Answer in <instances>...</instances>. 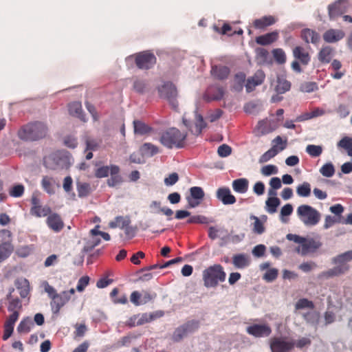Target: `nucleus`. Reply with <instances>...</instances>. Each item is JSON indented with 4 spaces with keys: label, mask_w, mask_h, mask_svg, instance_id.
<instances>
[{
    "label": "nucleus",
    "mask_w": 352,
    "mask_h": 352,
    "mask_svg": "<svg viewBox=\"0 0 352 352\" xmlns=\"http://www.w3.org/2000/svg\"><path fill=\"white\" fill-rule=\"evenodd\" d=\"M47 129L41 122L29 123L18 131L19 138L25 141H36L46 136Z\"/></svg>",
    "instance_id": "nucleus-2"
},
{
    "label": "nucleus",
    "mask_w": 352,
    "mask_h": 352,
    "mask_svg": "<svg viewBox=\"0 0 352 352\" xmlns=\"http://www.w3.org/2000/svg\"><path fill=\"white\" fill-rule=\"evenodd\" d=\"M292 52L295 59L299 61L302 65L306 66L309 63L311 56L304 47L296 46L293 49Z\"/></svg>",
    "instance_id": "nucleus-19"
},
{
    "label": "nucleus",
    "mask_w": 352,
    "mask_h": 352,
    "mask_svg": "<svg viewBox=\"0 0 352 352\" xmlns=\"http://www.w3.org/2000/svg\"><path fill=\"white\" fill-rule=\"evenodd\" d=\"M296 213L300 220L307 226H316L320 220V212L309 205L298 206Z\"/></svg>",
    "instance_id": "nucleus-4"
},
{
    "label": "nucleus",
    "mask_w": 352,
    "mask_h": 352,
    "mask_svg": "<svg viewBox=\"0 0 352 352\" xmlns=\"http://www.w3.org/2000/svg\"><path fill=\"white\" fill-rule=\"evenodd\" d=\"M296 309H302L305 308H309L311 309H314V304L312 301L307 298H300L297 301L295 305Z\"/></svg>",
    "instance_id": "nucleus-49"
},
{
    "label": "nucleus",
    "mask_w": 352,
    "mask_h": 352,
    "mask_svg": "<svg viewBox=\"0 0 352 352\" xmlns=\"http://www.w3.org/2000/svg\"><path fill=\"white\" fill-rule=\"evenodd\" d=\"M249 186L248 180L245 178H240L232 182L233 190L239 193H245L248 191Z\"/></svg>",
    "instance_id": "nucleus-29"
},
{
    "label": "nucleus",
    "mask_w": 352,
    "mask_h": 352,
    "mask_svg": "<svg viewBox=\"0 0 352 352\" xmlns=\"http://www.w3.org/2000/svg\"><path fill=\"white\" fill-rule=\"evenodd\" d=\"M183 123L195 135H200L202 130L206 126V123L204 122L203 116L197 113L195 116V123L193 128H191L190 122L185 118H183Z\"/></svg>",
    "instance_id": "nucleus-15"
},
{
    "label": "nucleus",
    "mask_w": 352,
    "mask_h": 352,
    "mask_svg": "<svg viewBox=\"0 0 352 352\" xmlns=\"http://www.w3.org/2000/svg\"><path fill=\"white\" fill-rule=\"evenodd\" d=\"M33 326H34V323H33L32 320H31V318H27L21 321V322L19 323V324L17 327V331L19 333H28L31 330V329Z\"/></svg>",
    "instance_id": "nucleus-41"
},
{
    "label": "nucleus",
    "mask_w": 352,
    "mask_h": 352,
    "mask_svg": "<svg viewBox=\"0 0 352 352\" xmlns=\"http://www.w3.org/2000/svg\"><path fill=\"white\" fill-rule=\"evenodd\" d=\"M274 144H277L276 150H278L279 153L287 147V140L286 138L283 140L280 136L278 135L272 140V146Z\"/></svg>",
    "instance_id": "nucleus-55"
},
{
    "label": "nucleus",
    "mask_w": 352,
    "mask_h": 352,
    "mask_svg": "<svg viewBox=\"0 0 352 352\" xmlns=\"http://www.w3.org/2000/svg\"><path fill=\"white\" fill-rule=\"evenodd\" d=\"M276 147L277 144H274L270 149L264 153L258 160L259 163L263 164L275 157L278 153V150H276Z\"/></svg>",
    "instance_id": "nucleus-37"
},
{
    "label": "nucleus",
    "mask_w": 352,
    "mask_h": 352,
    "mask_svg": "<svg viewBox=\"0 0 352 352\" xmlns=\"http://www.w3.org/2000/svg\"><path fill=\"white\" fill-rule=\"evenodd\" d=\"M333 49L330 46L322 47L318 53V60L322 63H329L333 56Z\"/></svg>",
    "instance_id": "nucleus-31"
},
{
    "label": "nucleus",
    "mask_w": 352,
    "mask_h": 352,
    "mask_svg": "<svg viewBox=\"0 0 352 352\" xmlns=\"http://www.w3.org/2000/svg\"><path fill=\"white\" fill-rule=\"evenodd\" d=\"M247 332L256 338L267 337L271 334L272 329L266 324H255L248 327Z\"/></svg>",
    "instance_id": "nucleus-11"
},
{
    "label": "nucleus",
    "mask_w": 352,
    "mask_h": 352,
    "mask_svg": "<svg viewBox=\"0 0 352 352\" xmlns=\"http://www.w3.org/2000/svg\"><path fill=\"white\" fill-rule=\"evenodd\" d=\"M120 168L117 165L110 166V175L111 177L107 179V185L109 187H115L120 184L123 180L122 177L119 175Z\"/></svg>",
    "instance_id": "nucleus-20"
},
{
    "label": "nucleus",
    "mask_w": 352,
    "mask_h": 352,
    "mask_svg": "<svg viewBox=\"0 0 352 352\" xmlns=\"http://www.w3.org/2000/svg\"><path fill=\"white\" fill-rule=\"evenodd\" d=\"M296 192L300 197H309L311 194L310 184L308 182H303L297 187Z\"/></svg>",
    "instance_id": "nucleus-43"
},
{
    "label": "nucleus",
    "mask_w": 352,
    "mask_h": 352,
    "mask_svg": "<svg viewBox=\"0 0 352 352\" xmlns=\"http://www.w3.org/2000/svg\"><path fill=\"white\" fill-rule=\"evenodd\" d=\"M56 181L53 177L49 176H43L41 180V186L43 189L48 194L53 195L55 193Z\"/></svg>",
    "instance_id": "nucleus-28"
},
{
    "label": "nucleus",
    "mask_w": 352,
    "mask_h": 352,
    "mask_svg": "<svg viewBox=\"0 0 352 352\" xmlns=\"http://www.w3.org/2000/svg\"><path fill=\"white\" fill-rule=\"evenodd\" d=\"M223 114V111L220 109H217L213 111H211L208 115V119L210 122H215L219 120Z\"/></svg>",
    "instance_id": "nucleus-63"
},
{
    "label": "nucleus",
    "mask_w": 352,
    "mask_h": 352,
    "mask_svg": "<svg viewBox=\"0 0 352 352\" xmlns=\"http://www.w3.org/2000/svg\"><path fill=\"white\" fill-rule=\"evenodd\" d=\"M265 78V75L263 71L257 70L252 77L248 78L245 85L246 91L248 93L252 91L256 86L263 82Z\"/></svg>",
    "instance_id": "nucleus-14"
},
{
    "label": "nucleus",
    "mask_w": 352,
    "mask_h": 352,
    "mask_svg": "<svg viewBox=\"0 0 352 352\" xmlns=\"http://www.w3.org/2000/svg\"><path fill=\"white\" fill-rule=\"evenodd\" d=\"M187 133H183L173 127L163 132L160 136V143L168 148H182L186 144Z\"/></svg>",
    "instance_id": "nucleus-1"
},
{
    "label": "nucleus",
    "mask_w": 352,
    "mask_h": 352,
    "mask_svg": "<svg viewBox=\"0 0 352 352\" xmlns=\"http://www.w3.org/2000/svg\"><path fill=\"white\" fill-rule=\"evenodd\" d=\"M157 90L160 97L166 99L173 109H176L178 107L177 89L173 82H164L163 85L158 87Z\"/></svg>",
    "instance_id": "nucleus-5"
},
{
    "label": "nucleus",
    "mask_w": 352,
    "mask_h": 352,
    "mask_svg": "<svg viewBox=\"0 0 352 352\" xmlns=\"http://www.w3.org/2000/svg\"><path fill=\"white\" fill-rule=\"evenodd\" d=\"M301 37L307 43L316 44L320 39L319 34L311 29H304L301 31Z\"/></svg>",
    "instance_id": "nucleus-26"
},
{
    "label": "nucleus",
    "mask_w": 352,
    "mask_h": 352,
    "mask_svg": "<svg viewBox=\"0 0 352 352\" xmlns=\"http://www.w3.org/2000/svg\"><path fill=\"white\" fill-rule=\"evenodd\" d=\"M245 80V74L239 72L235 74L234 79L233 89L237 91H241Z\"/></svg>",
    "instance_id": "nucleus-39"
},
{
    "label": "nucleus",
    "mask_w": 352,
    "mask_h": 352,
    "mask_svg": "<svg viewBox=\"0 0 352 352\" xmlns=\"http://www.w3.org/2000/svg\"><path fill=\"white\" fill-rule=\"evenodd\" d=\"M190 195L186 197L188 208H193L197 207L203 201L205 193L202 188L193 186L190 188Z\"/></svg>",
    "instance_id": "nucleus-9"
},
{
    "label": "nucleus",
    "mask_w": 352,
    "mask_h": 352,
    "mask_svg": "<svg viewBox=\"0 0 352 352\" xmlns=\"http://www.w3.org/2000/svg\"><path fill=\"white\" fill-rule=\"evenodd\" d=\"M187 335L192 333L199 328V321L196 320H188L182 324Z\"/></svg>",
    "instance_id": "nucleus-38"
},
{
    "label": "nucleus",
    "mask_w": 352,
    "mask_h": 352,
    "mask_svg": "<svg viewBox=\"0 0 352 352\" xmlns=\"http://www.w3.org/2000/svg\"><path fill=\"white\" fill-rule=\"evenodd\" d=\"M216 196L224 205H230L236 202L235 197L232 195L230 190L226 187L218 188Z\"/></svg>",
    "instance_id": "nucleus-17"
},
{
    "label": "nucleus",
    "mask_w": 352,
    "mask_h": 352,
    "mask_svg": "<svg viewBox=\"0 0 352 352\" xmlns=\"http://www.w3.org/2000/svg\"><path fill=\"white\" fill-rule=\"evenodd\" d=\"M345 36L342 30L330 29L323 34V39L327 43H335L342 39Z\"/></svg>",
    "instance_id": "nucleus-21"
},
{
    "label": "nucleus",
    "mask_w": 352,
    "mask_h": 352,
    "mask_svg": "<svg viewBox=\"0 0 352 352\" xmlns=\"http://www.w3.org/2000/svg\"><path fill=\"white\" fill-rule=\"evenodd\" d=\"M21 303L19 298L12 299L10 301L8 309L10 312L18 311L21 309Z\"/></svg>",
    "instance_id": "nucleus-62"
},
{
    "label": "nucleus",
    "mask_w": 352,
    "mask_h": 352,
    "mask_svg": "<svg viewBox=\"0 0 352 352\" xmlns=\"http://www.w3.org/2000/svg\"><path fill=\"white\" fill-rule=\"evenodd\" d=\"M261 173L263 175L270 176L276 174L278 173V168L272 164L266 165L261 168Z\"/></svg>",
    "instance_id": "nucleus-54"
},
{
    "label": "nucleus",
    "mask_w": 352,
    "mask_h": 352,
    "mask_svg": "<svg viewBox=\"0 0 352 352\" xmlns=\"http://www.w3.org/2000/svg\"><path fill=\"white\" fill-rule=\"evenodd\" d=\"M131 220L128 217H124L118 216L116 217L115 220L109 223V227L111 228H116L117 227L124 229L126 226L130 225Z\"/></svg>",
    "instance_id": "nucleus-35"
},
{
    "label": "nucleus",
    "mask_w": 352,
    "mask_h": 352,
    "mask_svg": "<svg viewBox=\"0 0 352 352\" xmlns=\"http://www.w3.org/2000/svg\"><path fill=\"white\" fill-rule=\"evenodd\" d=\"M291 88V83L286 79L280 77L277 78V85L275 87V91L278 94H283L288 91Z\"/></svg>",
    "instance_id": "nucleus-34"
},
{
    "label": "nucleus",
    "mask_w": 352,
    "mask_h": 352,
    "mask_svg": "<svg viewBox=\"0 0 352 352\" xmlns=\"http://www.w3.org/2000/svg\"><path fill=\"white\" fill-rule=\"evenodd\" d=\"M278 37V32H272L267 33L264 35L257 36L256 38V43H258L261 45H270L271 43L276 41L277 40Z\"/></svg>",
    "instance_id": "nucleus-25"
},
{
    "label": "nucleus",
    "mask_w": 352,
    "mask_h": 352,
    "mask_svg": "<svg viewBox=\"0 0 352 352\" xmlns=\"http://www.w3.org/2000/svg\"><path fill=\"white\" fill-rule=\"evenodd\" d=\"M272 352H289L295 346V342L286 337H272L270 339Z\"/></svg>",
    "instance_id": "nucleus-6"
},
{
    "label": "nucleus",
    "mask_w": 352,
    "mask_h": 352,
    "mask_svg": "<svg viewBox=\"0 0 352 352\" xmlns=\"http://www.w3.org/2000/svg\"><path fill=\"white\" fill-rule=\"evenodd\" d=\"M251 219H253L254 220L253 229L254 232L257 234H262L265 230L263 223L260 221V219L258 217L255 216H252Z\"/></svg>",
    "instance_id": "nucleus-59"
},
{
    "label": "nucleus",
    "mask_w": 352,
    "mask_h": 352,
    "mask_svg": "<svg viewBox=\"0 0 352 352\" xmlns=\"http://www.w3.org/2000/svg\"><path fill=\"white\" fill-rule=\"evenodd\" d=\"M225 94L224 89L217 85L210 86L204 94V100L209 102L213 100H220Z\"/></svg>",
    "instance_id": "nucleus-10"
},
{
    "label": "nucleus",
    "mask_w": 352,
    "mask_h": 352,
    "mask_svg": "<svg viewBox=\"0 0 352 352\" xmlns=\"http://www.w3.org/2000/svg\"><path fill=\"white\" fill-rule=\"evenodd\" d=\"M306 152L311 157H316L322 153V147L319 145L309 144L306 147Z\"/></svg>",
    "instance_id": "nucleus-46"
},
{
    "label": "nucleus",
    "mask_w": 352,
    "mask_h": 352,
    "mask_svg": "<svg viewBox=\"0 0 352 352\" xmlns=\"http://www.w3.org/2000/svg\"><path fill=\"white\" fill-rule=\"evenodd\" d=\"M141 299H142V294L138 291L133 292L130 296L131 302L135 306H139V305H142Z\"/></svg>",
    "instance_id": "nucleus-64"
},
{
    "label": "nucleus",
    "mask_w": 352,
    "mask_h": 352,
    "mask_svg": "<svg viewBox=\"0 0 352 352\" xmlns=\"http://www.w3.org/2000/svg\"><path fill=\"white\" fill-rule=\"evenodd\" d=\"M133 124L134 133L135 134L144 135H148L153 131V129L151 126L141 120H135Z\"/></svg>",
    "instance_id": "nucleus-24"
},
{
    "label": "nucleus",
    "mask_w": 352,
    "mask_h": 352,
    "mask_svg": "<svg viewBox=\"0 0 352 352\" xmlns=\"http://www.w3.org/2000/svg\"><path fill=\"white\" fill-rule=\"evenodd\" d=\"M329 14L331 19H334L342 14L340 3H335L329 6Z\"/></svg>",
    "instance_id": "nucleus-51"
},
{
    "label": "nucleus",
    "mask_w": 352,
    "mask_h": 352,
    "mask_svg": "<svg viewBox=\"0 0 352 352\" xmlns=\"http://www.w3.org/2000/svg\"><path fill=\"white\" fill-rule=\"evenodd\" d=\"M52 300L51 307L54 314H58L60 309L69 300L67 296V293L63 292L52 296Z\"/></svg>",
    "instance_id": "nucleus-16"
},
{
    "label": "nucleus",
    "mask_w": 352,
    "mask_h": 352,
    "mask_svg": "<svg viewBox=\"0 0 352 352\" xmlns=\"http://www.w3.org/2000/svg\"><path fill=\"white\" fill-rule=\"evenodd\" d=\"M280 204V199L275 196L268 198L265 202L267 211L270 214L276 212Z\"/></svg>",
    "instance_id": "nucleus-36"
},
{
    "label": "nucleus",
    "mask_w": 352,
    "mask_h": 352,
    "mask_svg": "<svg viewBox=\"0 0 352 352\" xmlns=\"http://www.w3.org/2000/svg\"><path fill=\"white\" fill-rule=\"evenodd\" d=\"M232 148L230 146L227 144H222L219 146L217 153L218 155L221 157H228L231 154Z\"/></svg>",
    "instance_id": "nucleus-60"
},
{
    "label": "nucleus",
    "mask_w": 352,
    "mask_h": 352,
    "mask_svg": "<svg viewBox=\"0 0 352 352\" xmlns=\"http://www.w3.org/2000/svg\"><path fill=\"white\" fill-rule=\"evenodd\" d=\"M86 144V149L85 152L87 151H96L98 149L99 146V143L94 139L87 138L85 140Z\"/></svg>",
    "instance_id": "nucleus-61"
},
{
    "label": "nucleus",
    "mask_w": 352,
    "mask_h": 352,
    "mask_svg": "<svg viewBox=\"0 0 352 352\" xmlns=\"http://www.w3.org/2000/svg\"><path fill=\"white\" fill-rule=\"evenodd\" d=\"M208 218L203 215H195L190 217L188 220V223H208Z\"/></svg>",
    "instance_id": "nucleus-58"
},
{
    "label": "nucleus",
    "mask_w": 352,
    "mask_h": 352,
    "mask_svg": "<svg viewBox=\"0 0 352 352\" xmlns=\"http://www.w3.org/2000/svg\"><path fill=\"white\" fill-rule=\"evenodd\" d=\"M349 270V265H337V266L329 269L327 271L322 272L319 274V278H329L334 276H338L346 273Z\"/></svg>",
    "instance_id": "nucleus-18"
},
{
    "label": "nucleus",
    "mask_w": 352,
    "mask_h": 352,
    "mask_svg": "<svg viewBox=\"0 0 352 352\" xmlns=\"http://www.w3.org/2000/svg\"><path fill=\"white\" fill-rule=\"evenodd\" d=\"M250 258L248 256L244 254H235L232 257V263L236 268H244L250 265Z\"/></svg>",
    "instance_id": "nucleus-27"
},
{
    "label": "nucleus",
    "mask_w": 352,
    "mask_h": 352,
    "mask_svg": "<svg viewBox=\"0 0 352 352\" xmlns=\"http://www.w3.org/2000/svg\"><path fill=\"white\" fill-rule=\"evenodd\" d=\"M322 245L319 241H316L314 239H304V241L301 246H299L296 251L300 253L302 256L307 255L309 252H314Z\"/></svg>",
    "instance_id": "nucleus-12"
},
{
    "label": "nucleus",
    "mask_w": 352,
    "mask_h": 352,
    "mask_svg": "<svg viewBox=\"0 0 352 352\" xmlns=\"http://www.w3.org/2000/svg\"><path fill=\"white\" fill-rule=\"evenodd\" d=\"M318 89V85L315 82H306L300 85V90L306 93H311Z\"/></svg>",
    "instance_id": "nucleus-53"
},
{
    "label": "nucleus",
    "mask_w": 352,
    "mask_h": 352,
    "mask_svg": "<svg viewBox=\"0 0 352 352\" xmlns=\"http://www.w3.org/2000/svg\"><path fill=\"white\" fill-rule=\"evenodd\" d=\"M16 289L19 291L20 296L23 298H26L30 293V283L26 278L17 280L15 282Z\"/></svg>",
    "instance_id": "nucleus-30"
},
{
    "label": "nucleus",
    "mask_w": 352,
    "mask_h": 352,
    "mask_svg": "<svg viewBox=\"0 0 352 352\" xmlns=\"http://www.w3.org/2000/svg\"><path fill=\"white\" fill-rule=\"evenodd\" d=\"M46 223L48 228L54 232H59L64 228V222L61 217L56 212H51L46 219Z\"/></svg>",
    "instance_id": "nucleus-13"
},
{
    "label": "nucleus",
    "mask_w": 352,
    "mask_h": 352,
    "mask_svg": "<svg viewBox=\"0 0 352 352\" xmlns=\"http://www.w3.org/2000/svg\"><path fill=\"white\" fill-rule=\"evenodd\" d=\"M352 261V250L338 254L332 258V263L335 265H347L346 263Z\"/></svg>",
    "instance_id": "nucleus-32"
},
{
    "label": "nucleus",
    "mask_w": 352,
    "mask_h": 352,
    "mask_svg": "<svg viewBox=\"0 0 352 352\" xmlns=\"http://www.w3.org/2000/svg\"><path fill=\"white\" fill-rule=\"evenodd\" d=\"M202 276L206 287H216L219 282L225 281L226 274L220 264H214L205 269Z\"/></svg>",
    "instance_id": "nucleus-3"
},
{
    "label": "nucleus",
    "mask_w": 352,
    "mask_h": 352,
    "mask_svg": "<svg viewBox=\"0 0 352 352\" xmlns=\"http://www.w3.org/2000/svg\"><path fill=\"white\" fill-rule=\"evenodd\" d=\"M187 336L184 327L180 325L174 331L172 335V340L175 342H178Z\"/></svg>",
    "instance_id": "nucleus-48"
},
{
    "label": "nucleus",
    "mask_w": 352,
    "mask_h": 352,
    "mask_svg": "<svg viewBox=\"0 0 352 352\" xmlns=\"http://www.w3.org/2000/svg\"><path fill=\"white\" fill-rule=\"evenodd\" d=\"M155 56L148 51H144L135 54V63L137 67L141 69H149L156 63Z\"/></svg>",
    "instance_id": "nucleus-7"
},
{
    "label": "nucleus",
    "mask_w": 352,
    "mask_h": 352,
    "mask_svg": "<svg viewBox=\"0 0 352 352\" xmlns=\"http://www.w3.org/2000/svg\"><path fill=\"white\" fill-rule=\"evenodd\" d=\"M338 146L342 148L346 151L352 148V138L349 137H344L338 142Z\"/></svg>",
    "instance_id": "nucleus-56"
},
{
    "label": "nucleus",
    "mask_w": 352,
    "mask_h": 352,
    "mask_svg": "<svg viewBox=\"0 0 352 352\" xmlns=\"http://www.w3.org/2000/svg\"><path fill=\"white\" fill-rule=\"evenodd\" d=\"M25 188L22 184H17L12 187L9 194L12 197H20L24 193Z\"/></svg>",
    "instance_id": "nucleus-52"
},
{
    "label": "nucleus",
    "mask_w": 352,
    "mask_h": 352,
    "mask_svg": "<svg viewBox=\"0 0 352 352\" xmlns=\"http://www.w3.org/2000/svg\"><path fill=\"white\" fill-rule=\"evenodd\" d=\"M14 251V246L10 242H4L0 245V263L8 258Z\"/></svg>",
    "instance_id": "nucleus-33"
},
{
    "label": "nucleus",
    "mask_w": 352,
    "mask_h": 352,
    "mask_svg": "<svg viewBox=\"0 0 352 352\" xmlns=\"http://www.w3.org/2000/svg\"><path fill=\"white\" fill-rule=\"evenodd\" d=\"M76 188L78 196L84 197L87 196L90 192V185L86 182H77Z\"/></svg>",
    "instance_id": "nucleus-44"
},
{
    "label": "nucleus",
    "mask_w": 352,
    "mask_h": 352,
    "mask_svg": "<svg viewBox=\"0 0 352 352\" xmlns=\"http://www.w3.org/2000/svg\"><path fill=\"white\" fill-rule=\"evenodd\" d=\"M270 188L268 190V194L270 196H276V190L280 188L281 187V180L279 177H272L270 181Z\"/></svg>",
    "instance_id": "nucleus-42"
},
{
    "label": "nucleus",
    "mask_w": 352,
    "mask_h": 352,
    "mask_svg": "<svg viewBox=\"0 0 352 352\" xmlns=\"http://www.w3.org/2000/svg\"><path fill=\"white\" fill-rule=\"evenodd\" d=\"M69 111L71 115L81 118L82 110L80 102H74L69 104Z\"/></svg>",
    "instance_id": "nucleus-45"
},
{
    "label": "nucleus",
    "mask_w": 352,
    "mask_h": 352,
    "mask_svg": "<svg viewBox=\"0 0 352 352\" xmlns=\"http://www.w3.org/2000/svg\"><path fill=\"white\" fill-rule=\"evenodd\" d=\"M110 173V166H104L97 168L95 171V176L97 178H103L108 177Z\"/></svg>",
    "instance_id": "nucleus-57"
},
{
    "label": "nucleus",
    "mask_w": 352,
    "mask_h": 352,
    "mask_svg": "<svg viewBox=\"0 0 352 352\" xmlns=\"http://www.w3.org/2000/svg\"><path fill=\"white\" fill-rule=\"evenodd\" d=\"M276 21V18L272 15L264 16L260 19H255L253 22V25L256 29L261 30L272 25Z\"/></svg>",
    "instance_id": "nucleus-23"
},
{
    "label": "nucleus",
    "mask_w": 352,
    "mask_h": 352,
    "mask_svg": "<svg viewBox=\"0 0 352 352\" xmlns=\"http://www.w3.org/2000/svg\"><path fill=\"white\" fill-rule=\"evenodd\" d=\"M230 72L229 67L224 65H214L211 68L212 76L218 80L226 79Z\"/></svg>",
    "instance_id": "nucleus-22"
},
{
    "label": "nucleus",
    "mask_w": 352,
    "mask_h": 352,
    "mask_svg": "<svg viewBox=\"0 0 352 352\" xmlns=\"http://www.w3.org/2000/svg\"><path fill=\"white\" fill-rule=\"evenodd\" d=\"M320 173L326 177H331L335 173V168L332 163L324 164L320 169Z\"/></svg>",
    "instance_id": "nucleus-47"
},
{
    "label": "nucleus",
    "mask_w": 352,
    "mask_h": 352,
    "mask_svg": "<svg viewBox=\"0 0 352 352\" xmlns=\"http://www.w3.org/2000/svg\"><path fill=\"white\" fill-rule=\"evenodd\" d=\"M141 151L144 155L153 156L159 153V148L151 143H144L141 146Z\"/></svg>",
    "instance_id": "nucleus-40"
},
{
    "label": "nucleus",
    "mask_w": 352,
    "mask_h": 352,
    "mask_svg": "<svg viewBox=\"0 0 352 352\" xmlns=\"http://www.w3.org/2000/svg\"><path fill=\"white\" fill-rule=\"evenodd\" d=\"M31 208L30 213L37 218L47 217L51 213V208L47 205L43 206L40 199L35 195L31 197Z\"/></svg>",
    "instance_id": "nucleus-8"
},
{
    "label": "nucleus",
    "mask_w": 352,
    "mask_h": 352,
    "mask_svg": "<svg viewBox=\"0 0 352 352\" xmlns=\"http://www.w3.org/2000/svg\"><path fill=\"white\" fill-rule=\"evenodd\" d=\"M273 56L275 60L279 63L283 64L286 61V55L285 52L280 48L275 49L272 51Z\"/></svg>",
    "instance_id": "nucleus-50"
}]
</instances>
